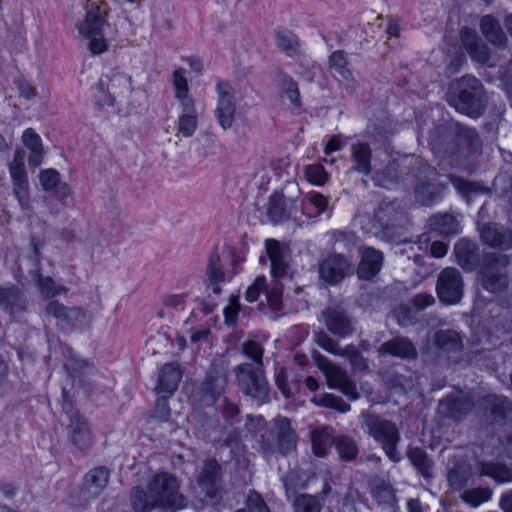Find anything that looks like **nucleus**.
Listing matches in <instances>:
<instances>
[{"mask_svg": "<svg viewBox=\"0 0 512 512\" xmlns=\"http://www.w3.org/2000/svg\"><path fill=\"white\" fill-rule=\"evenodd\" d=\"M306 203H309L315 207V209H316L315 216H318L327 210L328 204H329V199H328V197L324 196L323 194H321L319 192H311V193H308L304 197V200L302 203V205H303L302 209L304 211L306 210V207H305Z\"/></svg>", "mask_w": 512, "mask_h": 512, "instance_id": "obj_59", "label": "nucleus"}, {"mask_svg": "<svg viewBox=\"0 0 512 512\" xmlns=\"http://www.w3.org/2000/svg\"><path fill=\"white\" fill-rule=\"evenodd\" d=\"M182 379V370L177 362H170L162 366V392L169 394L176 391Z\"/></svg>", "mask_w": 512, "mask_h": 512, "instance_id": "obj_46", "label": "nucleus"}, {"mask_svg": "<svg viewBox=\"0 0 512 512\" xmlns=\"http://www.w3.org/2000/svg\"><path fill=\"white\" fill-rule=\"evenodd\" d=\"M474 407V401L469 395L447 396L439 403V413L449 419L460 420Z\"/></svg>", "mask_w": 512, "mask_h": 512, "instance_id": "obj_28", "label": "nucleus"}, {"mask_svg": "<svg viewBox=\"0 0 512 512\" xmlns=\"http://www.w3.org/2000/svg\"><path fill=\"white\" fill-rule=\"evenodd\" d=\"M430 145L445 153L469 155L479 151L481 140L474 128L456 124L453 133L445 126L436 127L430 134Z\"/></svg>", "mask_w": 512, "mask_h": 512, "instance_id": "obj_3", "label": "nucleus"}, {"mask_svg": "<svg viewBox=\"0 0 512 512\" xmlns=\"http://www.w3.org/2000/svg\"><path fill=\"white\" fill-rule=\"evenodd\" d=\"M442 188L430 182H422L415 188V198L418 203L430 206L441 198Z\"/></svg>", "mask_w": 512, "mask_h": 512, "instance_id": "obj_47", "label": "nucleus"}, {"mask_svg": "<svg viewBox=\"0 0 512 512\" xmlns=\"http://www.w3.org/2000/svg\"><path fill=\"white\" fill-rule=\"evenodd\" d=\"M492 494L493 491L489 487H476L464 489L460 498L467 505L476 508L481 504L488 502L491 499Z\"/></svg>", "mask_w": 512, "mask_h": 512, "instance_id": "obj_49", "label": "nucleus"}, {"mask_svg": "<svg viewBox=\"0 0 512 512\" xmlns=\"http://www.w3.org/2000/svg\"><path fill=\"white\" fill-rule=\"evenodd\" d=\"M481 240L484 244L503 251L512 248V231L503 225L489 222L480 228Z\"/></svg>", "mask_w": 512, "mask_h": 512, "instance_id": "obj_24", "label": "nucleus"}, {"mask_svg": "<svg viewBox=\"0 0 512 512\" xmlns=\"http://www.w3.org/2000/svg\"><path fill=\"white\" fill-rule=\"evenodd\" d=\"M130 504L134 512H151L160 504V473L154 474L147 489L140 486L132 488Z\"/></svg>", "mask_w": 512, "mask_h": 512, "instance_id": "obj_18", "label": "nucleus"}, {"mask_svg": "<svg viewBox=\"0 0 512 512\" xmlns=\"http://www.w3.org/2000/svg\"><path fill=\"white\" fill-rule=\"evenodd\" d=\"M508 264V256L504 254L490 252L483 255L480 273L485 290L496 293L507 287L508 277L505 268Z\"/></svg>", "mask_w": 512, "mask_h": 512, "instance_id": "obj_9", "label": "nucleus"}, {"mask_svg": "<svg viewBox=\"0 0 512 512\" xmlns=\"http://www.w3.org/2000/svg\"><path fill=\"white\" fill-rule=\"evenodd\" d=\"M22 142L29 149L28 164L31 168L39 167L44 159L42 139L33 128H27L22 134Z\"/></svg>", "mask_w": 512, "mask_h": 512, "instance_id": "obj_34", "label": "nucleus"}, {"mask_svg": "<svg viewBox=\"0 0 512 512\" xmlns=\"http://www.w3.org/2000/svg\"><path fill=\"white\" fill-rule=\"evenodd\" d=\"M196 482L211 501H217L223 490L222 467L215 458H206L197 469Z\"/></svg>", "mask_w": 512, "mask_h": 512, "instance_id": "obj_10", "label": "nucleus"}, {"mask_svg": "<svg viewBox=\"0 0 512 512\" xmlns=\"http://www.w3.org/2000/svg\"><path fill=\"white\" fill-rule=\"evenodd\" d=\"M321 316L328 331L339 338H345L355 330L353 319L341 304H329Z\"/></svg>", "mask_w": 512, "mask_h": 512, "instance_id": "obj_17", "label": "nucleus"}, {"mask_svg": "<svg viewBox=\"0 0 512 512\" xmlns=\"http://www.w3.org/2000/svg\"><path fill=\"white\" fill-rule=\"evenodd\" d=\"M407 456L418 472L425 478L432 476V461L426 452L419 447L410 448Z\"/></svg>", "mask_w": 512, "mask_h": 512, "instance_id": "obj_50", "label": "nucleus"}, {"mask_svg": "<svg viewBox=\"0 0 512 512\" xmlns=\"http://www.w3.org/2000/svg\"><path fill=\"white\" fill-rule=\"evenodd\" d=\"M433 344L441 352H457L462 348V339L455 330H439L433 336Z\"/></svg>", "mask_w": 512, "mask_h": 512, "instance_id": "obj_39", "label": "nucleus"}, {"mask_svg": "<svg viewBox=\"0 0 512 512\" xmlns=\"http://www.w3.org/2000/svg\"><path fill=\"white\" fill-rule=\"evenodd\" d=\"M108 87L114 90V93L123 94L125 92H131L133 90L132 77L122 72H115L110 78Z\"/></svg>", "mask_w": 512, "mask_h": 512, "instance_id": "obj_57", "label": "nucleus"}, {"mask_svg": "<svg viewBox=\"0 0 512 512\" xmlns=\"http://www.w3.org/2000/svg\"><path fill=\"white\" fill-rule=\"evenodd\" d=\"M277 84L281 94L286 95L295 107L301 106L298 84L293 80L292 77L286 73H283L282 71H279L277 76Z\"/></svg>", "mask_w": 512, "mask_h": 512, "instance_id": "obj_48", "label": "nucleus"}, {"mask_svg": "<svg viewBox=\"0 0 512 512\" xmlns=\"http://www.w3.org/2000/svg\"><path fill=\"white\" fill-rule=\"evenodd\" d=\"M106 24L104 12L99 6H95L87 11L85 19L77 26L79 34L88 40V49L93 55H100L108 49L103 35Z\"/></svg>", "mask_w": 512, "mask_h": 512, "instance_id": "obj_8", "label": "nucleus"}, {"mask_svg": "<svg viewBox=\"0 0 512 512\" xmlns=\"http://www.w3.org/2000/svg\"><path fill=\"white\" fill-rule=\"evenodd\" d=\"M314 340L316 344L327 351L328 353H331L335 355L338 352V343L332 339L327 333L324 331H317L314 333Z\"/></svg>", "mask_w": 512, "mask_h": 512, "instance_id": "obj_64", "label": "nucleus"}, {"mask_svg": "<svg viewBox=\"0 0 512 512\" xmlns=\"http://www.w3.org/2000/svg\"><path fill=\"white\" fill-rule=\"evenodd\" d=\"M67 433L71 444V453L75 457L88 456L93 445V436L88 421L78 412H73L70 415Z\"/></svg>", "mask_w": 512, "mask_h": 512, "instance_id": "obj_13", "label": "nucleus"}, {"mask_svg": "<svg viewBox=\"0 0 512 512\" xmlns=\"http://www.w3.org/2000/svg\"><path fill=\"white\" fill-rule=\"evenodd\" d=\"M295 512H320L321 504L316 496L302 494L294 499Z\"/></svg>", "mask_w": 512, "mask_h": 512, "instance_id": "obj_56", "label": "nucleus"}, {"mask_svg": "<svg viewBox=\"0 0 512 512\" xmlns=\"http://www.w3.org/2000/svg\"><path fill=\"white\" fill-rule=\"evenodd\" d=\"M30 246L32 247V254L29 259L33 262L36 270L33 273V280L37 283V286L44 298H53L66 292V288L61 285H57L53 278L50 276H43L40 273V248L41 242L32 237L30 240Z\"/></svg>", "mask_w": 512, "mask_h": 512, "instance_id": "obj_22", "label": "nucleus"}, {"mask_svg": "<svg viewBox=\"0 0 512 512\" xmlns=\"http://www.w3.org/2000/svg\"><path fill=\"white\" fill-rule=\"evenodd\" d=\"M351 269V261L341 253L331 254L318 263L319 277L328 285L341 282Z\"/></svg>", "mask_w": 512, "mask_h": 512, "instance_id": "obj_19", "label": "nucleus"}, {"mask_svg": "<svg viewBox=\"0 0 512 512\" xmlns=\"http://www.w3.org/2000/svg\"><path fill=\"white\" fill-rule=\"evenodd\" d=\"M316 361L319 369L324 373L330 388L337 389L351 400L359 398L355 383L350 379L347 372L341 367L333 364L328 358L317 354Z\"/></svg>", "mask_w": 512, "mask_h": 512, "instance_id": "obj_15", "label": "nucleus"}, {"mask_svg": "<svg viewBox=\"0 0 512 512\" xmlns=\"http://www.w3.org/2000/svg\"><path fill=\"white\" fill-rule=\"evenodd\" d=\"M12 192L23 211L31 210L29 180L12 183Z\"/></svg>", "mask_w": 512, "mask_h": 512, "instance_id": "obj_55", "label": "nucleus"}, {"mask_svg": "<svg viewBox=\"0 0 512 512\" xmlns=\"http://www.w3.org/2000/svg\"><path fill=\"white\" fill-rule=\"evenodd\" d=\"M187 505L185 496L179 491L176 477L162 473V510L175 512Z\"/></svg>", "mask_w": 512, "mask_h": 512, "instance_id": "obj_25", "label": "nucleus"}, {"mask_svg": "<svg viewBox=\"0 0 512 512\" xmlns=\"http://www.w3.org/2000/svg\"><path fill=\"white\" fill-rule=\"evenodd\" d=\"M239 258L235 251L228 247L223 246L221 249L215 246L209 255L206 275L209 280L208 288L212 293L219 295L221 293L220 284L229 281L237 273L236 267Z\"/></svg>", "mask_w": 512, "mask_h": 512, "instance_id": "obj_6", "label": "nucleus"}, {"mask_svg": "<svg viewBox=\"0 0 512 512\" xmlns=\"http://www.w3.org/2000/svg\"><path fill=\"white\" fill-rule=\"evenodd\" d=\"M447 102L458 112L476 119L484 114L488 98L482 82L465 75L450 84Z\"/></svg>", "mask_w": 512, "mask_h": 512, "instance_id": "obj_2", "label": "nucleus"}, {"mask_svg": "<svg viewBox=\"0 0 512 512\" xmlns=\"http://www.w3.org/2000/svg\"><path fill=\"white\" fill-rule=\"evenodd\" d=\"M335 244L338 245L339 248H344L347 250L352 249L358 245L359 239L352 232H342L337 231L333 233Z\"/></svg>", "mask_w": 512, "mask_h": 512, "instance_id": "obj_62", "label": "nucleus"}, {"mask_svg": "<svg viewBox=\"0 0 512 512\" xmlns=\"http://www.w3.org/2000/svg\"><path fill=\"white\" fill-rule=\"evenodd\" d=\"M431 229L442 236H452L460 232L459 222L451 214H437L430 218Z\"/></svg>", "mask_w": 512, "mask_h": 512, "instance_id": "obj_42", "label": "nucleus"}, {"mask_svg": "<svg viewBox=\"0 0 512 512\" xmlns=\"http://www.w3.org/2000/svg\"><path fill=\"white\" fill-rule=\"evenodd\" d=\"M329 67L346 81L353 79V73L348 67L347 54L343 50H336L329 56Z\"/></svg>", "mask_w": 512, "mask_h": 512, "instance_id": "obj_51", "label": "nucleus"}, {"mask_svg": "<svg viewBox=\"0 0 512 512\" xmlns=\"http://www.w3.org/2000/svg\"><path fill=\"white\" fill-rule=\"evenodd\" d=\"M373 497L381 505H391L394 502V491L390 484L383 480H376L372 486Z\"/></svg>", "mask_w": 512, "mask_h": 512, "instance_id": "obj_53", "label": "nucleus"}, {"mask_svg": "<svg viewBox=\"0 0 512 512\" xmlns=\"http://www.w3.org/2000/svg\"><path fill=\"white\" fill-rule=\"evenodd\" d=\"M406 211L398 200L382 201L373 216L361 219L362 229L367 233L390 243L402 242Z\"/></svg>", "mask_w": 512, "mask_h": 512, "instance_id": "obj_1", "label": "nucleus"}, {"mask_svg": "<svg viewBox=\"0 0 512 512\" xmlns=\"http://www.w3.org/2000/svg\"><path fill=\"white\" fill-rule=\"evenodd\" d=\"M275 383L285 398L294 396V390L288 381L287 369L284 366L277 365L274 370Z\"/></svg>", "mask_w": 512, "mask_h": 512, "instance_id": "obj_58", "label": "nucleus"}, {"mask_svg": "<svg viewBox=\"0 0 512 512\" xmlns=\"http://www.w3.org/2000/svg\"><path fill=\"white\" fill-rule=\"evenodd\" d=\"M361 418L362 428L381 444L387 457L395 463L400 462L401 454L397 445L401 436L395 423L368 411L363 412Z\"/></svg>", "mask_w": 512, "mask_h": 512, "instance_id": "obj_4", "label": "nucleus"}, {"mask_svg": "<svg viewBox=\"0 0 512 512\" xmlns=\"http://www.w3.org/2000/svg\"><path fill=\"white\" fill-rule=\"evenodd\" d=\"M243 353L254 361V366L263 367L264 349L256 341H246L242 345Z\"/></svg>", "mask_w": 512, "mask_h": 512, "instance_id": "obj_60", "label": "nucleus"}, {"mask_svg": "<svg viewBox=\"0 0 512 512\" xmlns=\"http://www.w3.org/2000/svg\"><path fill=\"white\" fill-rule=\"evenodd\" d=\"M69 356L64 363L68 375L72 378H80L84 375L92 374L95 367L89 361L79 358L72 350H69Z\"/></svg>", "mask_w": 512, "mask_h": 512, "instance_id": "obj_44", "label": "nucleus"}, {"mask_svg": "<svg viewBox=\"0 0 512 512\" xmlns=\"http://www.w3.org/2000/svg\"><path fill=\"white\" fill-rule=\"evenodd\" d=\"M39 181L45 191H52L60 183V173L53 168L44 169L39 174Z\"/></svg>", "mask_w": 512, "mask_h": 512, "instance_id": "obj_61", "label": "nucleus"}, {"mask_svg": "<svg viewBox=\"0 0 512 512\" xmlns=\"http://www.w3.org/2000/svg\"><path fill=\"white\" fill-rule=\"evenodd\" d=\"M185 74V69L178 67L173 71L170 79L174 97L178 101V104L195 102L189 93L190 89Z\"/></svg>", "mask_w": 512, "mask_h": 512, "instance_id": "obj_41", "label": "nucleus"}, {"mask_svg": "<svg viewBox=\"0 0 512 512\" xmlns=\"http://www.w3.org/2000/svg\"><path fill=\"white\" fill-rule=\"evenodd\" d=\"M400 164L396 161L390 162L385 168L376 171L372 180L374 184L378 187H383L387 189H391L396 186L400 182V176L403 174L402 169H400Z\"/></svg>", "mask_w": 512, "mask_h": 512, "instance_id": "obj_40", "label": "nucleus"}, {"mask_svg": "<svg viewBox=\"0 0 512 512\" xmlns=\"http://www.w3.org/2000/svg\"><path fill=\"white\" fill-rule=\"evenodd\" d=\"M266 251L271 261V272L274 277H283L288 270V252L274 239L265 242Z\"/></svg>", "mask_w": 512, "mask_h": 512, "instance_id": "obj_31", "label": "nucleus"}, {"mask_svg": "<svg viewBox=\"0 0 512 512\" xmlns=\"http://www.w3.org/2000/svg\"><path fill=\"white\" fill-rule=\"evenodd\" d=\"M480 475L490 477L497 483L512 482V469L501 463L482 462Z\"/></svg>", "mask_w": 512, "mask_h": 512, "instance_id": "obj_45", "label": "nucleus"}, {"mask_svg": "<svg viewBox=\"0 0 512 512\" xmlns=\"http://www.w3.org/2000/svg\"><path fill=\"white\" fill-rule=\"evenodd\" d=\"M334 447L341 461L352 462L359 454L358 443L349 435L335 436Z\"/></svg>", "mask_w": 512, "mask_h": 512, "instance_id": "obj_43", "label": "nucleus"}, {"mask_svg": "<svg viewBox=\"0 0 512 512\" xmlns=\"http://www.w3.org/2000/svg\"><path fill=\"white\" fill-rule=\"evenodd\" d=\"M48 316L54 317L63 327L83 329L92 322V315L83 307H68L57 300L47 303L45 308Z\"/></svg>", "mask_w": 512, "mask_h": 512, "instance_id": "obj_14", "label": "nucleus"}, {"mask_svg": "<svg viewBox=\"0 0 512 512\" xmlns=\"http://www.w3.org/2000/svg\"><path fill=\"white\" fill-rule=\"evenodd\" d=\"M276 44L278 48H280L289 56H293L298 52L299 40L298 37L291 31L286 30L277 32Z\"/></svg>", "mask_w": 512, "mask_h": 512, "instance_id": "obj_52", "label": "nucleus"}, {"mask_svg": "<svg viewBox=\"0 0 512 512\" xmlns=\"http://www.w3.org/2000/svg\"><path fill=\"white\" fill-rule=\"evenodd\" d=\"M460 37L463 47L473 60L482 64H485L489 61L490 50L481 41L475 31L465 27L461 30Z\"/></svg>", "mask_w": 512, "mask_h": 512, "instance_id": "obj_30", "label": "nucleus"}, {"mask_svg": "<svg viewBox=\"0 0 512 512\" xmlns=\"http://www.w3.org/2000/svg\"><path fill=\"white\" fill-rule=\"evenodd\" d=\"M228 371L223 364H212L199 387V399L206 406H213L225 392Z\"/></svg>", "mask_w": 512, "mask_h": 512, "instance_id": "obj_12", "label": "nucleus"}, {"mask_svg": "<svg viewBox=\"0 0 512 512\" xmlns=\"http://www.w3.org/2000/svg\"><path fill=\"white\" fill-rule=\"evenodd\" d=\"M111 471L106 466H97L89 470L83 479V488L92 497L99 496L107 487Z\"/></svg>", "mask_w": 512, "mask_h": 512, "instance_id": "obj_32", "label": "nucleus"}, {"mask_svg": "<svg viewBox=\"0 0 512 512\" xmlns=\"http://www.w3.org/2000/svg\"><path fill=\"white\" fill-rule=\"evenodd\" d=\"M335 436L330 427L324 426L315 428L311 431V442L313 453L317 457H325L331 447L334 445Z\"/></svg>", "mask_w": 512, "mask_h": 512, "instance_id": "obj_38", "label": "nucleus"}, {"mask_svg": "<svg viewBox=\"0 0 512 512\" xmlns=\"http://www.w3.org/2000/svg\"><path fill=\"white\" fill-rule=\"evenodd\" d=\"M240 391L250 397L257 404L270 402V386L266 379L263 367L252 363H243L233 369Z\"/></svg>", "mask_w": 512, "mask_h": 512, "instance_id": "obj_7", "label": "nucleus"}, {"mask_svg": "<svg viewBox=\"0 0 512 512\" xmlns=\"http://www.w3.org/2000/svg\"><path fill=\"white\" fill-rule=\"evenodd\" d=\"M360 252L361 261L358 265L357 275L362 280H371L382 268L383 253L373 247H363Z\"/></svg>", "mask_w": 512, "mask_h": 512, "instance_id": "obj_29", "label": "nucleus"}, {"mask_svg": "<svg viewBox=\"0 0 512 512\" xmlns=\"http://www.w3.org/2000/svg\"><path fill=\"white\" fill-rule=\"evenodd\" d=\"M480 29L488 42L494 46L502 47L507 43V36L500 22L492 15H485L480 21Z\"/></svg>", "mask_w": 512, "mask_h": 512, "instance_id": "obj_37", "label": "nucleus"}, {"mask_svg": "<svg viewBox=\"0 0 512 512\" xmlns=\"http://www.w3.org/2000/svg\"><path fill=\"white\" fill-rule=\"evenodd\" d=\"M436 291L441 302L458 303L463 295V279L460 271L454 267L443 269L437 278Z\"/></svg>", "mask_w": 512, "mask_h": 512, "instance_id": "obj_16", "label": "nucleus"}, {"mask_svg": "<svg viewBox=\"0 0 512 512\" xmlns=\"http://www.w3.org/2000/svg\"><path fill=\"white\" fill-rule=\"evenodd\" d=\"M181 114L178 118L177 130L184 137H191L198 126V112L196 103H183L179 104Z\"/></svg>", "mask_w": 512, "mask_h": 512, "instance_id": "obj_35", "label": "nucleus"}, {"mask_svg": "<svg viewBox=\"0 0 512 512\" xmlns=\"http://www.w3.org/2000/svg\"><path fill=\"white\" fill-rule=\"evenodd\" d=\"M473 477V469L471 464L465 461H459L449 469L447 473V480L449 486L456 491L466 489L470 480Z\"/></svg>", "mask_w": 512, "mask_h": 512, "instance_id": "obj_36", "label": "nucleus"}, {"mask_svg": "<svg viewBox=\"0 0 512 512\" xmlns=\"http://www.w3.org/2000/svg\"><path fill=\"white\" fill-rule=\"evenodd\" d=\"M480 408L493 424L503 425L512 421V401L507 396L486 395L480 401Z\"/></svg>", "mask_w": 512, "mask_h": 512, "instance_id": "obj_20", "label": "nucleus"}, {"mask_svg": "<svg viewBox=\"0 0 512 512\" xmlns=\"http://www.w3.org/2000/svg\"><path fill=\"white\" fill-rule=\"evenodd\" d=\"M297 436L286 417H278L272 426L261 435L260 448L267 457L272 455L286 456L295 451Z\"/></svg>", "mask_w": 512, "mask_h": 512, "instance_id": "obj_5", "label": "nucleus"}, {"mask_svg": "<svg viewBox=\"0 0 512 512\" xmlns=\"http://www.w3.org/2000/svg\"><path fill=\"white\" fill-rule=\"evenodd\" d=\"M457 263L466 271H474L481 268L483 256L481 257L478 245L468 239L458 240L454 247Z\"/></svg>", "mask_w": 512, "mask_h": 512, "instance_id": "obj_26", "label": "nucleus"}, {"mask_svg": "<svg viewBox=\"0 0 512 512\" xmlns=\"http://www.w3.org/2000/svg\"><path fill=\"white\" fill-rule=\"evenodd\" d=\"M312 402H314L318 406L332 408L341 413H345L349 411L351 408V406L348 403H346L342 398L335 396L333 394H323L315 396L312 398Z\"/></svg>", "mask_w": 512, "mask_h": 512, "instance_id": "obj_54", "label": "nucleus"}, {"mask_svg": "<svg viewBox=\"0 0 512 512\" xmlns=\"http://www.w3.org/2000/svg\"><path fill=\"white\" fill-rule=\"evenodd\" d=\"M372 150L366 142H356L351 145L352 170L363 175H369L371 167Z\"/></svg>", "mask_w": 512, "mask_h": 512, "instance_id": "obj_33", "label": "nucleus"}, {"mask_svg": "<svg viewBox=\"0 0 512 512\" xmlns=\"http://www.w3.org/2000/svg\"><path fill=\"white\" fill-rule=\"evenodd\" d=\"M287 189L290 192H296L297 195L295 196L292 193L291 196H287L283 192H275L270 197L267 216L273 223H280L287 220L296 206V201L300 194L297 185L291 183L287 186Z\"/></svg>", "mask_w": 512, "mask_h": 512, "instance_id": "obj_21", "label": "nucleus"}, {"mask_svg": "<svg viewBox=\"0 0 512 512\" xmlns=\"http://www.w3.org/2000/svg\"><path fill=\"white\" fill-rule=\"evenodd\" d=\"M27 296L17 285L8 283L0 286V308L13 316L27 310Z\"/></svg>", "mask_w": 512, "mask_h": 512, "instance_id": "obj_23", "label": "nucleus"}, {"mask_svg": "<svg viewBox=\"0 0 512 512\" xmlns=\"http://www.w3.org/2000/svg\"><path fill=\"white\" fill-rule=\"evenodd\" d=\"M377 353L380 357L393 356L404 360L415 359L418 351L415 344L407 337L398 336L382 343Z\"/></svg>", "mask_w": 512, "mask_h": 512, "instance_id": "obj_27", "label": "nucleus"}, {"mask_svg": "<svg viewBox=\"0 0 512 512\" xmlns=\"http://www.w3.org/2000/svg\"><path fill=\"white\" fill-rule=\"evenodd\" d=\"M305 175L309 182L318 186L323 185L328 179V174L321 165L308 166Z\"/></svg>", "mask_w": 512, "mask_h": 512, "instance_id": "obj_63", "label": "nucleus"}, {"mask_svg": "<svg viewBox=\"0 0 512 512\" xmlns=\"http://www.w3.org/2000/svg\"><path fill=\"white\" fill-rule=\"evenodd\" d=\"M217 103L214 116L219 126L224 130L233 127L237 111V102L232 85L225 80H218L216 83Z\"/></svg>", "mask_w": 512, "mask_h": 512, "instance_id": "obj_11", "label": "nucleus"}]
</instances>
